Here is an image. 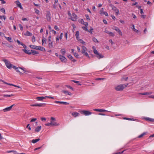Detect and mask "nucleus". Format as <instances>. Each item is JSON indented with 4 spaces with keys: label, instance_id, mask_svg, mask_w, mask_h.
<instances>
[{
    "label": "nucleus",
    "instance_id": "1",
    "mask_svg": "<svg viewBox=\"0 0 154 154\" xmlns=\"http://www.w3.org/2000/svg\"><path fill=\"white\" fill-rule=\"evenodd\" d=\"M128 85V83L119 85L115 86L114 89L117 91H122Z\"/></svg>",
    "mask_w": 154,
    "mask_h": 154
},
{
    "label": "nucleus",
    "instance_id": "2",
    "mask_svg": "<svg viewBox=\"0 0 154 154\" xmlns=\"http://www.w3.org/2000/svg\"><path fill=\"white\" fill-rule=\"evenodd\" d=\"M92 49L94 53L96 55V57L99 59L102 58L104 57V56L101 54L99 53L96 49L95 46L92 47Z\"/></svg>",
    "mask_w": 154,
    "mask_h": 154
},
{
    "label": "nucleus",
    "instance_id": "3",
    "mask_svg": "<svg viewBox=\"0 0 154 154\" xmlns=\"http://www.w3.org/2000/svg\"><path fill=\"white\" fill-rule=\"evenodd\" d=\"M13 68L15 69L17 72H19L20 74H22V72H20V70L23 71L24 73L28 72V71H26L25 69H23L21 67H17L14 66H13Z\"/></svg>",
    "mask_w": 154,
    "mask_h": 154
},
{
    "label": "nucleus",
    "instance_id": "4",
    "mask_svg": "<svg viewBox=\"0 0 154 154\" xmlns=\"http://www.w3.org/2000/svg\"><path fill=\"white\" fill-rule=\"evenodd\" d=\"M3 60L5 63V64L7 68L9 69H11L12 68V67L13 68V66L12 65L10 62L8 61L6 59H4Z\"/></svg>",
    "mask_w": 154,
    "mask_h": 154
},
{
    "label": "nucleus",
    "instance_id": "5",
    "mask_svg": "<svg viewBox=\"0 0 154 154\" xmlns=\"http://www.w3.org/2000/svg\"><path fill=\"white\" fill-rule=\"evenodd\" d=\"M82 53L87 57H89L88 54L86 52L87 50L86 48L84 46H82Z\"/></svg>",
    "mask_w": 154,
    "mask_h": 154
},
{
    "label": "nucleus",
    "instance_id": "6",
    "mask_svg": "<svg viewBox=\"0 0 154 154\" xmlns=\"http://www.w3.org/2000/svg\"><path fill=\"white\" fill-rule=\"evenodd\" d=\"M56 121L54 117H51V126H57L59 125V124L54 122Z\"/></svg>",
    "mask_w": 154,
    "mask_h": 154
},
{
    "label": "nucleus",
    "instance_id": "7",
    "mask_svg": "<svg viewBox=\"0 0 154 154\" xmlns=\"http://www.w3.org/2000/svg\"><path fill=\"white\" fill-rule=\"evenodd\" d=\"M51 14L50 11H46V17L47 20L48 21H50L51 20Z\"/></svg>",
    "mask_w": 154,
    "mask_h": 154
},
{
    "label": "nucleus",
    "instance_id": "8",
    "mask_svg": "<svg viewBox=\"0 0 154 154\" xmlns=\"http://www.w3.org/2000/svg\"><path fill=\"white\" fill-rule=\"evenodd\" d=\"M81 113L86 116L90 115L92 114V112H91L87 110L82 111Z\"/></svg>",
    "mask_w": 154,
    "mask_h": 154
},
{
    "label": "nucleus",
    "instance_id": "9",
    "mask_svg": "<svg viewBox=\"0 0 154 154\" xmlns=\"http://www.w3.org/2000/svg\"><path fill=\"white\" fill-rule=\"evenodd\" d=\"M46 105L45 103H36L30 105V106H39L42 107Z\"/></svg>",
    "mask_w": 154,
    "mask_h": 154
},
{
    "label": "nucleus",
    "instance_id": "10",
    "mask_svg": "<svg viewBox=\"0 0 154 154\" xmlns=\"http://www.w3.org/2000/svg\"><path fill=\"white\" fill-rule=\"evenodd\" d=\"M59 59L61 61L64 63L66 62L67 60L66 58L63 56L60 55L59 56Z\"/></svg>",
    "mask_w": 154,
    "mask_h": 154
},
{
    "label": "nucleus",
    "instance_id": "11",
    "mask_svg": "<svg viewBox=\"0 0 154 154\" xmlns=\"http://www.w3.org/2000/svg\"><path fill=\"white\" fill-rule=\"evenodd\" d=\"M70 17V19L73 21H76L77 19V16L74 13H73Z\"/></svg>",
    "mask_w": 154,
    "mask_h": 154
},
{
    "label": "nucleus",
    "instance_id": "12",
    "mask_svg": "<svg viewBox=\"0 0 154 154\" xmlns=\"http://www.w3.org/2000/svg\"><path fill=\"white\" fill-rule=\"evenodd\" d=\"M14 105V104L12 105L11 106H9V107H7V108H6L4 109H3V111L5 112H8V111H10V110H11L12 107Z\"/></svg>",
    "mask_w": 154,
    "mask_h": 154
},
{
    "label": "nucleus",
    "instance_id": "13",
    "mask_svg": "<svg viewBox=\"0 0 154 154\" xmlns=\"http://www.w3.org/2000/svg\"><path fill=\"white\" fill-rule=\"evenodd\" d=\"M54 103H60V104H62L64 105H68L69 103L66 102H63V101H54Z\"/></svg>",
    "mask_w": 154,
    "mask_h": 154
},
{
    "label": "nucleus",
    "instance_id": "14",
    "mask_svg": "<svg viewBox=\"0 0 154 154\" xmlns=\"http://www.w3.org/2000/svg\"><path fill=\"white\" fill-rule=\"evenodd\" d=\"M63 93L65 94L66 95H69L71 96L72 95V93L66 90H63L62 91Z\"/></svg>",
    "mask_w": 154,
    "mask_h": 154
},
{
    "label": "nucleus",
    "instance_id": "15",
    "mask_svg": "<svg viewBox=\"0 0 154 154\" xmlns=\"http://www.w3.org/2000/svg\"><path fill=\"white\" fill-rule=\"evenodd\" d=\"M46 96L45 97H36V99L39 101H42L43 99H46Z\"/></svg>",
    "mask_w": 154,
    "mask_h": 154
},
{
    "label": "nucleus",
    "instance_id": "16",
    "mask_svg": "<svg viewBox=\"0 0 154 154\" xmlns=\"http://www.w3.org/2000/svg\"><path fill=\"white\" fill-rule=\"evenodd\" d=\"M115 29H114L116 30L117 32H118L119 34L121 35H122V32H121V30L119 29V28H118V27H115Z\"/></svg>",
    "mask_w": 154,
    "mask_h": 154
},
{
    "label": "nucleus",
    "instance_id": "17",
    "mask_svg": "<svg viewBox=\"0 0 154 154\" xmlns=\"http://www.w3.org/2000/svg\"><path fill=\"white\" fill-rule=\"evenodd\" d=\"M144 119L146 121L151 122H154V119L149 117H145Z\"/></svg>",
    "mask_w": 154,
    "mask_h": 154
},
{
    "label": "nucleus",
    "instance_id": "18",
    "mask_svg": "<svg viewBox=\"0 0 154 154\" xmlns=\"http://www.w3.org/2000/svg\"><path fill=\"white\" fill-rule=\"evenodd\" d=\"M16 2L18 7H19L21 9H23V8L21 5V4L19 1H16Z\"/></svg>",
    "mask_w": 154,
    "mask_h": 154
},
{
    "label": "nucleus",
    "instance_id": "19",
    "mask_svg": "<svg viewBox=\"0 0 154 154\" xmlns=\"http://www.w3.org/2000/svg\"><path fill=\"white\" fill-rule=\"evenodd\" d=\"M112 9L115 11V12L116 14L117 15H118L119 13V10L117 9L116 7H113L112 8Z\"/></svg>",
    "mask_w": 154,
    "mask_h": 154
},
{
    "label": "nucleus",
    "instance_id": "20",
    "mask_svg": "<svg viewBox=\"0 0 154 154\" xmlns=\"http://www.w3.org/2000/svg\"><path fill=\"white\" fill-rule=\"evenodd\" d=\"M71 114L73 116L75 117L79 116L80 115L79 113L76 112H73Z\"/></svg>",
    "mask_w": 154,
    "mask_h": 154
},
{
    "label": "nucleus",
    "instance_id": "21",
    "mask_svg": "<svg viewBox=\"0 0 154 154\" xmlns=\"http://www.w3.org/2000/svg\"><path fill=\"white\" fill-rule=\"evenodd\" d=\"M23 51L24 52L27 54L30 55L31 54V51L29 50H26V49H23Z\"/></svg>",
    "mask_w": 154,
    "mask_h": 154
},
{
    "label": "nucleus",
    "instance_id": "22",
    "mask_svg": "<svg viewBox=\"0 0 154 154\" xmlns=\"http://www.w3.org/2000/svg\"><path fill=\"white\" fill-rule=\"evenodd\" d=\"M152 94V92H144V93H141L139 94L143 95H148L149 94Z\"/></svg>",
    "mask_w": 154,
    "mask_h": 154
},
{
    "label": "nucleus",
    "instance_id": "23",
    "mask_svg": "<svg viewBox=\"0 0 154 154\" xmlns=\"http://www.w3.org/2000/svg\"><path fill=\"white\" fill-rule=\"evenodd\" d=\"M57 4H58V0H55L54 4L53 5V8L54 9H56L57 6Z\"/></svg>",
    "mask_w": 154,
    "mask_h": 154
},
{
    "label": "nucleus",
    "instance_id": "24",
    "mask_svg": "<svg viewBox=\"0 0 154 154\" xmlns=\"http://www.w3.org/2000/svg\"><path fill=\"white\" fill-rule=\"evenodd\" d=\"M41 126H38L35 129V131L36 132H39L41 129Z\"/></svg>",
    "mask_w": 154,
    "mask_h": 154
},
{
    "label": "nucleus",
    "instance_id": "25",
    "mask_svg": "<svg viewBox=\"0 0 154 154\" xmlns=\"http://www.w3.org/2000/svg\"><path fill=\"white\" fill-rule=\"evenodd\" d=\"M47 39L44 37H43L42 40V45H44V44H46Z\"/></svg>",
    "mask_w": 154,
    "mask_h": 154
},
{
    "label": "nucleus",
    "instance_id": "26",
    "mask_svg": "<svg viewBox=\"0 0 154 154\" xmlns=\"http://www.w3.org/2000/svg\"><path fill=\"white\" fill-rule=\"evenodd\" d=\"M24 35L26 36H31L32 35V33L28 31H27L24 34Z\"/></svg>",
    "mask_w": 154,
    "mask_h": 154
},
{
    "label": "nucleus",
    "instance_id": "27",
    "mask_svg": "<svg viewBox=\"0 0 154 154\" xmlns=\"http://www.w3.org/2000/svg\"><path fill=\"white\" fill-rule=\"evenodd\" d=\"M60 52L63 55H64L66 53L65 49L64 48L60 50Z\"/></svg>",
    "mask_w": 154,
    "mask_h": 154
},
{
    "label": "nucleus",
    "instance_id": "28",
    "mask_svg": "<svg viewBox=\"0 0 154 154\" xmlns=\"http://www.w3.org/2000/svg\"><path fill=\"white\" fill-rule=\"evenodd\" d=\"M31 54H32L33 55H35V54H38V51L34 50H31Z\"/></svg>",
    "mask_w": 154,
    "mask_h": 154
},
{
    "label": "nucleus",
    "instance_id": "29",
    "mask_svg": "<svg viewBox=\"0 0 154 154\" xmlns=\"http://www.w3.org/2000/svg\"><path fill=\"white\" fill-rule=\"evenodd\" d=\"M5 38L9 42H12V40L11 38L10 37H7L5 36Z\"/></svg>",
    "mask_w": 154,
    "mask_h": 154
},
{
    "label": "nucleus",
    "instance_id": "30",
    "mask_svg": "<svg viewBox=\"0 0 154 154\" xmlns=\"http://www.w3.org/2000/svg\"><path fill=\"white\" fill-rule=\"evenodd\" d=\"M38 50L41 51H45V49L43 47L39 46Z\"/></svg>",
    "mask_w": 154,
    "mask_h": 154
},
{
    "label": "nucleus",
    "instance_id": "31",
    "mask_svg": "<svg viewBox=\"0 0 154 154\" xmlns=\"http://www.w3.org/2000/svg\"><path fill=\"white\" fill-rule=\"evenodd\" d=\"M40 140V139L39 138L35 139H34L32 140V142L33 143H35L36 142H38V141L39 140Z\"/></svg>",
    "mask_w": 154,
    "mask_h": 154
},
{
    "label": "nucleus",
    "instance_id": "32",
    "mask_svg": "<svg viewBox=\"0 0 154 154\" xmlns=\"http://www.w3.org/2000/svg\"><path fill=\"white\" fill-rule=\"evenodd\" d=\"M146 132H143L140 135H139L138 137V138H140L142 137H143L144 135L146 134Z\"/></svg>",
    "mask_w": 154,
    "mask_h": 154
},
{
    "label": "nucleus",
    "instance_id": "33",
    "mask_svg": "<svg viewBox=\"0 0 154 154\" xmlns=\"http://www.w3.org/2000/svg\"><path fill=\"white\" fill-rule=\"evenodd\" d=\"M48 46L50 48H51L53 47V42L52 41H51L48 44Z\"/></svg>",
    "mask_w": 154,
    "mask_h": 154
},
{
    "label": "nucleus",
    "instance_id": "34",
    "mask_svg": "<svg viewBox=\"0 0 154 154\" xmlns=\"http://www.w3.org/2000/svg\"><path fill=\"white\" fill-rule=\"evenodd\" d=\"M93 30V28L91 27L89 30L88 29L87 32H90V33L92 34L93 33L92 31Z\"/></svg>",
    "mask_w": 154,
    "mask_h": 154
},
{
    "label": "nucleus",
    "instance_id": "35",
    "mask_svg": "<svg viewBox=\"0 0 154 154\" xmlns=\"http://www.w3.org/2000/svg\"><path fill=\"white\" fill-rule=\"evenodd\" d=\"M68 57L70 60H71L73 59V57L72 56L71 54H69L67 55Z\"/></svg>",
    "mask_w": 154,
    "mask_h": 154
},
{
    "label": "nucleus",
    "instance_id": "36",
    "mask_svg": "<svg viewBox=\"0 0 154 154\" xmlns=\"http://www.w3.org/2000/svg\"><path fill=\"white\" fill-rule=\"evenodd\" d=\"M14 96V95L11 94H10V95H9V94H4L3 96L4 97H11V96Z\"/></svg>",
    "mask_w": 154,
    "mask_h": 154
},
{
    "label": "nucleus",
    "instance_id": "37",
    "mask_svg": "<svg viewBox=\"0 0 154 154\" xmlns=\"http://www.w3.org/2000/svg\"><path fill=\"white\" fill-rule=\"evenodd\" d=\"M82 28L85 30L86 31H88V27L87 26H83L82 27Z\"/></svg>",
    "mask_w": 154,
    "mask_h": 154
},
{
    "label": "nucleus",
    "instance_id": "38",
    "mask_svg": "<svg viewBox=\"0 0 154 154\" xmlns=\"http://www.w3.org/2000/svg\"><path fill=\"white\" fill-rule=\"evenodd\" d=\"M92 40L95 42H98V40L95 37L93 38Z\"/></svg>",
    "mask_w": 154,
    "mask_h": 154
},
{
    "label": "nucleus",
    "instance_id": "39",
    "mask_svg": "<svg viewBox=\"0 0 154 154\" xmlns=\"http://www.w3.org/2000/svg\"><path fill=\"white\" fill-rule=\"evenodd\" d=\"M73 82H74V83L77 84L79 85H81V84L80 83V82L79 81H75V80H72V81Z\"/></svg>",
    "mask_w": 154,
    "mask_h": 154
},
{
    "label": "nucleus",
    "instance_id": "40",
    "mask_svg": "<svg viewBox=\"0 0 154 154\" xmlns=\"http://www.w3.org/2000/svg\"><path fill=\"white\" fill-rule=\"evenodd\" d=\"M109 112L108 111L106 110L105 109H100L99 112Z\"/></svg>",
    "mask_w": 154,
    "mask_h": 154
},
{
    "label": "nucleus",
    "instance_id": "41",
    "mask_svg": "<svg viewBox=\"0 0 154 154\" xmlns=\"http://www.w3.org/2000/svg\"><path fill=\"white\" fill-rule=\"evenodd\" d=\"M79 41L82 44L85 45V42L82 39H80L79 40Z\"/></svg>",
    "mask_w": 154,
    "mask_h": 154
},
{
    "label": "nucleus",
    "instance_id": "42",
    "mask_svg": "<svg viewBox=\"0 0 154 154\" xmlns=\"http://www.w3.org/2000/svg\"><path fill=\"white\" fill-rule=\"evenodd\" d=\"M103 12H104V9L103 8H102L100 11V14L101 15H103Z\"/></svg>",
    "mask_w": 154,
    "mask_h": 154
},
{
    "label": "nucleus",
    "instance_id": "43",
    "mask_svg": "<svg viewBox=\"0 0 154 154\" xmlns=\"http://www.w3.org/2000/svg\"><path fill=\"white\" fill-rule=\"evenodd\" d=\"M79 23H80L82 24L84 22L83 20L82 19H79Z\"/></svg>",
    "mask_w": 154,
    "mask_h": 154
},
{
    "label": "nucleus",
    "instance_id": "44",
    "mask_svg": "<svg viewBox=\"0 0 154 154\" xmlns=\"http://www.w3.org/2000/svg\"><path fill=\"white\" fill-rule=\"evenodd\" d=\"M19 26L20 28V30L21 31H23V27L20 24H19Z\"/></svg>",
    "mask_w": 154,
    "mask_h": 154
},
{
    "label": "nucleus",
    "instance_id": "45",
    "mask_svg": "<svg viewBox=\"0 0 154 154\" xmlns=\"http://www.w3.org/2000/svg\"><path fill=\"white\" fill-rule=\"evenodd\" d=\"M34 10H35V12L38 14L39 13V11L38 10V9H36V8H34Z\"/></svg>",
    "mask_w": 154,
    "mask_h": 154
},
{
    "label": "nucleus",
    "instance_id": "46",
    "mask_svg": "<svg viewBox=\"0 0 154 154\" xmlns=\"http://www.w3.org/2000/svg\"><path fill=\"white\" fill-rule=\"evenodd\" d=\"M66 86L68 88L71 89L73 91V88L71 86L68 85H66Z\"/></svg>",
    "mask_w": 154,
    "mask_h": 154
},
{
    "label": "nucleus",
    "instance_id": "47",
    "mask_svg": "<svg viewBox=\"0 0 154 154\" xmlns=\"http://www.w3.org/2000/svg\"><path fill=\"white\" fill-rule=\"evenodd\" d=\"M0 11L4 13V14H5V10L4 8H2L1 9Z\"/></svg>",
    "mask_w": 154,
    "mask_h": 154
},
{
    "label": "nucleus",
    "instance_id": "48",
    "mask_svg": "<svg viewBox=\"0 0 154 154\" xmlns=\"http://www.w3.org/2000/svg\"><path fill=\"white\" fill-rule=\"evenodd\" d=\"M32 42H34L35 41V36H33L32 37Z\"/></svg>",
    "mask_w": 154,
    "mask_h": 154
},
{
    "label": "nucleus",
    "instance_id": "49",
    "mask_svg": "<svg viewBox=\"0 0 154 154\" xmlns=\"http://www.w3.org/2000/svg\"><path fill=\"white\" fill-rule=\"evenodd\" d=\"M85 16L86 18L87 19V20H90V19L89 18V17L88 15H87V14L85 15Z\"/></svg>",
    "mask_w": 154,
    "mask_h": 154
},
{
    "label": "nucleus",
    "instance_id": "50",
    "mask_svg": "<svg viewBox=\"0 0 154 154\" xmlns=\"http://www.w3.org/2000/svg\"><path fill=\"white\" fill-rule=\"evenodd\" d=\"M109 34V35L112 36H114V33H113V32H110Z\"/></svg>",
    "mask_w": 154,
    "mask_h": 154
},
{
    "label": "nucleus",
    "instance_id": "51",
    "mask_svg": "<svg viewBox=\"0 0 154 154\" xmlns=\"http://www.w3.org/2000/svg\"><path fill=\"white\" fill-rule=\"evenodd\" d=\"M35 45H30V47L31 48L34 49V48L35 47Z\"/></svg>",
    "mask_w": 154,
    "mask_h": 154
},
{
    "label": "nucleus",
    "instance_id": "52",
    "mask_svg": "<svg viewBox=\"0 0 154 154\" xmlns=\"http://www.w3.org/2000/svg\"><path fill=\"white\" fill-rule=\"evenodd\" d=\"M63 33L62 32L60 35V36H59V38L60 39V40H61L62 38V37H63Z\"/></svg>",
    "mask_w": 154,
    "mask_h": 154
},
{
    "label": "nucleus",
    "instance_id": "53",
    "mask_svg": "<svg viewBox=\"0 0 154 154\" xmlns=\"http://www.w3.org/2000/svg\"><path fill=\"white\" fill-rule=\"evenodd\" d=\"M65 36L66 38V39L67 40V36H68V32H65Z\"/></svg>",
    "mask_w": 154,
    "mask_h": 154
},
{
    "label": "nucleus",
    "instance_id": "54",
    "mask_svg": "<svg viewBox=\"0 0 154 154\" xmlns=\"http://www.w3.org/2000/svg\"><path fill=\"white\" fill-rule=\"evenodd\" d=\"M123 119H126L128 120H133V119L131 118H124Z\"/></svg>",
    "mask_w": 154,
    "mask_h": 154
},
{
    "label": "nucleus",
    "instance_id": "55",
    "mask_svg": "<svg viewBox=\"0 0 154 154\" xmlns=\"http://www.w3.org/2000/svg\"><path fill=\"white\" fill-rule=\"evenodd\" d=\"M17 42L18 44L20 45H22L23 43H21L19 40H17Z\"/></svg>",
    "mask_w": 154,
    "mask_h": 154
},
{
    "label": "nucleus",
    "instance_id": "56",
    "mask_svg": "<svg viewBox=\"0 0 154 154\" xmlns=\"http://www.w3.org/2000/svg\"><path fill=\"white\" fill-rule=\"evenodd\" d=\"M37 120V119L36 118H33L30 121L31 122H34L35 121Z\"/></svg>",
    "mask_w": 154,
    "mask_h": 154
},
{
    "label": "nucleus",
    "instance_id": "57",
    "mask_svg": "<svg viewBox=\"0 0 154 154\" xmlns=\"http://www.w3.org/2000/svg\"><path fill=\"white\" fill-rule=\"evenodd\" d=\"M54 28L55 29H56L57 30H59V29L57 26H54Z\"/></svg>",
    "mask_w": 154,
    "mask_h": 154
},
{
    "label": "nucleus",
    "instance_id": "58",
    "mask_svg": "<svg viewBox=\"0 0 154 154\" xmlns=\"http://www.w3.org/2000/svg\"><path fill=\"white\" fill-rule=\"evenodd\" d=\"M128 79V77H123L122 78V80H127Z\"/></svg>",
    "mask_w": 154,
    "mask_h": 154
},
{
    "label": "nucleus",
    "instance_id": "59",
    "mask_svg": "<svg viewBox=\"0 0 154 154\" xmlns=\"http://www.w3.org/2000/svg\"><path fill=\"white\" fill-rule=\"evenodd\" d=\"M79 35V31H76L75 32V35L77 36H78Z\"/></svg>",
    "mask_w": 154,
    "mask_h": 154
},
{
    "label": "nucleus",
    "instance_id": "60",
    "mask_svg": "<svg viewBox=\"0 0 154 154\" xmlns=\"http://www.w3.org/2000/svg\"><path fill=\"white\" fill-rule=\"evenodd\" d=\"M29 124H28L26 126V128H28L29 130H31V128H30V127L29 126Z\"/></svg>",
    "mask_w": 154,
    "mask_h": 154
},
{
    "label": "nucleus",
    "instance_id": "61",
    "mask_svg": "<svg viewBox=\"0 0 154 154\" xmlns=\"http://www.w3.org/2000/svg\"><path fill=\"white\" fill-rule=\"evenodd\" d=\"M73 54L74 56L76 57H78L79 56L78 54L75 52Z\"/></svg>",
    "mask_w": 154,
    "mask_h": 154
},
{
    "label": "nucleus",
    "instance_id": "62",
    "mask_svg": "<svg viewBox=\"0 0 154 154\" xmlns=\"http://www.w3.org/2000/svg\"><path fill=\"white\" fill-rule=\"evenodd\" d=\"M51 32L53 33L55 35L56 34V31L54 30H51Z\"/></svg>",
    "mask_w": 154,
    "mask_h": 154
},
{
    "label": "nucleus",
    "instance_id": "63",
    "mask_svg": "<svg viewBox=\"0 0 154 154\" xmlns=\"http://www.w3.org/2000/svg\"><path fill=\"white\" fill-rule=\"evenodd\" d=\"M124 151H122V152L116 153H115L114 154H122L124 152Z\"/></svg>",
    "mask_w": 154,
    "mask_h": 154
},
{
    "label": "nucleus",
    "instance_id": "64",
    "mask_svg": "<svg viewBox=\"0 0 154 154\" xmlns=\"http://www.w3.org/2000/svg\"><path fill=\"white\" fill-rule=\"evenodd\" d=\"M103 14L105 15L106 16H108V14L106 12H103Z\"/></svg>",
    "mask_w": 154,
    "mask_h": 154
}]
</instances>
